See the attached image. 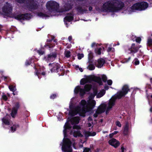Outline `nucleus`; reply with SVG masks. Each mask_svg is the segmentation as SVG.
<instances>
[{
  "label": "nucleus",
  "instance_id": "f257e3e1",
  "mask_svg": "<svg viewBox=\"0 0 152 152\" xmlns=\"http://www.w3.org/2000/svg\"><path fill=\"white\" fill-rule=\"evenodd\" d=\"M97 92L96 89L94 90V94H91L89 96L88 99L87 101V104L86 101L83 100L80 102V106L75 107L73 110L71 109V105H70V110L69 112V114L72 116H74L78 113L80 116H85L86 112L89 111L95 107L96 102L93 99L96 94Z\"/></svg>",
  "mask_w": 152,
  "mask_h": 152
},
{
  "label": "nucleus",
  "instance_id": "f03ea898",
  "mask_svg": "<svg viewBox=\"0 0 152 152\" xmlns=\"http://www.w3.org/2000/svg\"><path fill=\"white\" fill-rule=\"evenodd\" d=\"M129 91L130 89L127 85L124 86L121 91L118 92L116 95L112 96L110 99L107 107L106 104L104 103L101 104L98 107L95 113L94 114V116L96 118L98 116V115L104 112L106 107V113L107 114L113 106L114 105L115 100L117 99H119L124 96Z\"/></svg>",
  "mask_w": 152,
  "mask_h": 152
},
{
  "label": "nucleus",
  "instance_id": "7ed1b4c3",
  "mask_svg": "<svg viewBox=\"0 0 152 152\" xmlns=\"http://www.w3.org/2000/svg\"><path fill=\"white\" fill-rule=\"evenodd\" d=\"M123 2L116 0L109 1L102 6L103 11L107 12H115L122 9L124 7Z\"/></svg>",
  "mask_w": 152,
  "mask_h": 152
},
{
  "label": "nucleus",
  "instance_id": "20e7f679",
  "mask_svg": "<svg viewBox=\"0 0 152 152\" xmlns=\"http://www.w3.org/2000/svg\"><path fill=\"white\" fill-rule=\"evenodd\" d=\"M91 81H94L97 82L99 85H102V83L101 78L98 77L90 76H87L86 78L81 80L80 83L81 85H84L87 82H90Z\"/></svg>",
  "mask_w": 152,
  "mask_h": 152
},
{
  "label": "nucleus",
  "instance_id": "39448f33",
  "mask_svg": "<svg viewBox=\"0 0 152 152\" xmlns=\"http://www.w3.org/2000/svg\"><path fill=\"white\" fill-rule=\"evenodd\" d=\"M47 9L50 12L57 11L59 7V4L56 1H50L46 3Z\"/></svg>",
  "mask_w": 152,
  "mask_h": 152
},
{
  "label": "nucleus",
  "instance_id": "423d86ee",
  "mask_svg": "<svg viewBox=\"0 0 152 152\" xmlns=\"http://www.w3.org/2000/svg\"><path fill=\"white\" fill-rule=\"evenodd\" d=\"M91 88V86L90 85H86L84 87L85 90L82 88H80L79 86L76 87L74 90V91L75 93H80L81 96H83L85 93V91H89Z\"/></svg>",
  "mask_w": 152,
  "mask_h": 152
},
{
  "label": "nucleus",
  "instance_id": "0eeeda50",
  "mask_svg": "<svg viewBox=\"0 0 152 152\" xmlns=\"http://www.w3.org/2000/svg\"><path fill=\"white\" fill-rule=\"evenodd\" d=\"M71 142L68 139H65L62 146V150L65 152H72L71 147Z\"/></svg>",
  "mask_w": 152,
  "mask_h": 152
},
{
  "label": "nucleus",
  "instance_id": "6e6552de",
  "mask_svg": "<svg viewBox=\"0 0 152 152\" xmlns=\"http://www.w3.org/2000/svg\"><path fill=\"white\" fill-rule=\"evenodd\" d=\"M140 3H137L134 4L131 7L128 8L127 9V11L129 13H131L135 10H140Z\"/></svg>",
  "mask_w": 152,
  "mask_h": 152
},
{
  "label": "nucleus",
  "instance_id": "1a4fd4ad",
  "mask_svg": "<svg viewBox=\"0 0 152 152\" xmlns=\"http://www.w3.org/2000/svg\"><path fill=\"white\" fill-rule=\"evenodd\" d=\"M19 107L20 105L19 103H17L15 104V105L12 107L11 113V115L12 118H15V116L17 114L18 110L19 108Z\"/></svg>",
  "mask_w": 152,
  "mask_h": 152
},
{
  "label": "nucleus",
  "instance_id": "9d476101",
  "mask_svg": "<svg viewBox=\"0 0 152 152\" xmlns=\"http://www.w3.org/2000/svg\"><path fill=\"white\" fill-rule=\"evenodd\" d=\"M2 10L4 13L9 14L12 11L11 6L8 3H6V4L3 7Z\"/></svg>",
  "mask_w": 152,
  "mask_h": 152
},
{
  "label": "nucleus",
  "instance_id": "9b49d317",
  "mask_svg": "<svg viewBox=\"0 0 152 152\" xmlns=\"http://www.w3.org/2000/svg\"><path fill=\"white\" fill-rule=\"evenodd\" d=\"M140 47L137 46L135 44H132L131 48H129V50L130 51V53L134 54L138 51Z\"/></svg>",
  "mask_w": 152,
  "mask_h": 152
},
{
  "label": "nucleus",
  "instance_id": "f8f14e48",
  "mask_svg": "<svg viewBox=\"0 0 152 152\" xmlns=\"http://www.w3.org/2000/svg\"><path fill=\"white\" fill-rule=\"evenodd\" d=\"M29 15L28 14H20L18 15L15 18L20 20H24L28 19Z\"/></svg>",
  "mask_w": 152,
  "mask_h": 152
},
{
  "label": "nucleus",
  "instance_id": "ddd939ff",
  "mask_svg": "<svg viewBox=\"0 0 152 152\" xmlns=\"http://www.w3.org/2000/svg\"><path fill=\"white\" fill-rule=\"evenodd\" d=\"M110 144L113 146L114 147L116 148L119 145V143L115 139H112L110 140L109 141Z\"/></svg>",
  "mask_w": 152,
  "mask_h": 152
},
{
  "label": "nucleus",
  "instance_id": "4468645a",
  "mask_svg": "<svg viewBox=\"0 0 152 152\" xmlns=\"http://www.w3.org/2000/svg\"><path fill=\"white\" fill-rule=\"evenodd\" d=\"M83 134L86 138L88 137L89 136H94L96 135V133L95 132L84 131Z\"/></svg>",
  "mask_w": 152,
  "mask_h": 152
},
{
  "label": "nucleus",
  "instance_id": "2eb2a0df",
  "mask_svg": "<svg viewBox=\"0 0 152 152\" xmlns=\"http://www.w3.org/2000/svg\"><path fill=\"white\" fill-rule=\"evenodd\" d=\"M56 55L55 53H50L49 54L47 57H45L46 59L48 61H51L54 60L56 58Z\"/></svg>",
  "mask_w": 152,
  "mask_h": 152
},
{
  "label": "nucleus",
  "instance_id": "dca6fc26",
  "mask_svg": "<svg viewBox=\"0 0 152 152\" xmlns=\"http://www.w3.org/2000/svg\"><path fill=\"white\" fill-rule=\"evenodd\" d=\"M80 118L79 117H75L72 118L70 120L72 124H77L79 123Z\"/></svg>",
  "mask_w": 152,
  "mask_h": 152
},
{
  "label": "nucleus",
  "instance_id": "f3484780",
  "mask_svg": "<svg viewBox=\"0 0 152 152\" xmlns=\"http://www.w3.org/2000/svg\"><path fill=\"white\" fill-rule=\"evenodd\" d=\"M140 10H144L148 7V4L146 2H141L140 3Z\"/></svg>",
  "mask_w": 152,
  "mask_h": 152
},
{
  "label": "nucleus",
  "instance_id": "a211bd4d",
  "mask_svg": "<svg viewBox=\"0 0 152 152\" xmlns=\"http://www.w3.org/2000/svg\"><path fill=\"white\" fill-rule=\"evenodd\" d=\"M105 63L104 60L102 58H100L98 60L97 66L99 68L102 67Z\"/></svg>",
  "mask_w": 152,
  "mask_h": 152
},
{
  "label": "nucleus",
  "instance_id": "6ab92c4d",
  "mask_svg": "<svg viewBox=\"0 0 152 152\" xmlns=\"http://www.w3.org/2000/svg\"><path fill=\"white\" fill-rule=\"evenodd\" d=\"M73 19V15L72 14H68L64 18V21L65 22V20L67 21L68 22H70Z\"/></svg>",
  "mask_w": 152,
  "mask_h": 152
},
{
  "label": "nucleus",
  "instance_id": "aec40b11",
  "mask_svg": "<svg viewBox=\"0 0 152 152\" xmlns=\"http://www.w3.org/2000/svg\"><path fill=\"white\" fill-rule=\"evenodd\" d=\"M74 137H76L77 136L82 137L83 135L80 133V132L78 130L75 131L73 133Z\"/></svg>",
  "mask_w": 152,
  "mask_h": 152
},
{
  "label": "nucleus",
  "instance_id": "412c9836",
  "mask_svg": "<svg viewBox=\"0 0 152 152\" xmlns=\"http://www.w3.org/2000/svg\"><path fill=\"white\" fill-rule=\"evenodd\" d=\"M77 10L80 12H83L86 11V9L84 7L80 6L77 8Z\"/></svg>",
  "mask_w": 152,
  "mask_h": 152
},
{
  "label": "nucleus",
  "instance_id": "4be33fe9",
  "mask_svg": "<svg viewBox=\"0 0 152 152\" xmlns=\"http://www.w3.org/2000/svg\"><path fill=\"white\" fill-rule=\"evenodd\" d=\"M105 93V91L103 89L96 96L97 98H100L103 96Z\"/></svg>",
  "mask_w": 152,
  "mask_h": 152
},
{
  "label": "nucleus",
  "instance_id": "5701e85b",
  "mask_svg": "<svg viewBox=\"0 0 152 152\" xmlns=\"http://www.w3.org/2000/svg\"><path fill=\"white\" fill-rule=\"evenodd\" d=\"M129 126L128 124H126L124 127V133L125 135H127L128 132Z\"/></svg>",
  "mask_w": 152,
  "mask_h": 152
},
{
  "label": "nucleus",
  "instance_id": "b1692460",
  "mask_svg": "<svg viewBox=\"0 0 152 152\" xmlns=\"http://www.w3.org/2000/svg\"><path fill=\"white\" fill-rule=\"evenodd\" d=\"M9 88L11 91L12 92H14L16 90L15 86L12 85L10 86H9Z\"/></svg>",
  "mask_w": 152,
  "mask_h": 152
},
{
  "label": "nucleus",
  "instance_id": "393cba45",
  "mask_svg": "<svg viewBox=\"0 0 152 152\" xmlns=\"http://www.w3.org/2000/svg\"><path fill=\"white\" fill-rule=\"evenodd\" d=\"M18 127V125H13V126L11 127V131L12 132H14L16 130V129Z\"/></svg>",
  "mask_w": 152,
  "mask_h": 152
},
{
  "label": "nucleus",
  "instance_id": "a878e982",
  "mask_svg": "<svg viewBox=\"0 0 152 152\" xmlns=\"http://www.w3.org/2000/svg\"><path fill=\"white\" fill-rule=\"evenodd\" d=\"M3 122L5 124L7 125H10L9 121L7 119L4 118L2 119Z\"/></svg>",
  "mask_w": 152,
  "mask_h": 152
},
{
  "label": "nucleus",
  "instance_id": "bb28decb",
  "mask_svg": "<svg viewBox=\"0 0 152 152\" xmlns=\"http://www.w3.org/2000/svg\"><path fill=\"white\" fill-rule=\"evenodd\" d=\"M148 45L149 46H152V39L150 37H149L147 41Z\"/></svg>",
  "mask_w": 152,
  "mask_h": 152
},
{
  "label": "nucleus",
  "instance_id": "cd10ccee",
  "mask_svg": "<svg viewBox=\"0 0 152 152\" xmlns=\"http://www.w3.org/2000/svg\"><path fill=\"white\" fill-rule=\"evenodd\" d=\"M64 54L65 56L67 58H69L70 56V52L69 51H66L65 52Z\"/></svg>",
  "mask_w": 152,
  "mask_h": 152
},
{
  "label": "nucleus",
  "instance_id": "c85d7f7f",
  "mask_svg": "<svg viewBox=\"0 0 152 152\" xmlns=\"http://www.w3.org/2000/svg\"><path fill=\"white\" fill-rule=\"evenodd\" d=\"M88 68L90 70H94L95 68L94 66L92 64H90L88 65Z\"/></svg>",
  "mask_w": 152,
  "mask_h": 152
},
{
  "label": "nucleus",
  "instance_id": "c756f323",
  "mask_svg": "<svg viewBox=\"0 0 152 152\" xmlns=\"http://www.w3.org/2000/svg\"><path fill=\"white\" fill-rule=\"evenodd\" d=\"M102 50V48H99L96 50V54L98 55H100L101 54V50Z\"/></svg>",
  "mask_w": 152,
  "mask_h": 152
},
{
  "label": "nucleus",
  "instance_id": "7c9ffc66",
  "mask_svg": "<svg viewBox=\"0 0 152 152\" xmlns=\"http://www.w3.org/2000/svg\"><path fill=\"white\" fill-rule=\"evenodd\" d=\"M66 7V8H65V9H64L63 11H61L60 12H63V11H66L69 10H70V9H71L72 8V6L71 5H69V6H68V5L67 6V8H66V7Z\"/></svg>",
  "mask_w": 152,
  "mask_h": 152
},
{
  "label": "nucleus",
  "instance_id": "2f4dec72",
  "mask_svg": "<svg viewBox=\"0 0 152 152\" xmlns=\"http://www.w3.org/2000/svg\"><path fill=\"white\" fill-rule=\"evenodd\" d=\"M38 7V6L36 3H34L31 6V8L32 9H36Z\"/></svg>",
  "mask_w": 152,
  "mask_h": 152
},
{
  "label": "nucleus",
  "instance_id": "473e14b6",
  "mask_svg": "<svg viewBox=\"0 0 152 152\" xmlns=\"http://www.w3.org/2000/svg\"><path fill=\"white\" fill-rule=\"evenodd\" d=\"M141 40V39L140 37H136L135 41L136 42L140 43Z\"/></svg>",
  "mask_w": 152,
  "mask_h": 152
},
{
  "label": "nucleus",
  "instance_id": "72a5a7b5",
  "mask_svg": "<svg viewBox=\"0 0 152 152\" xmlns=\"http://www.w3.org/2000/svg\"><path fill=\"white\" fill-rule=\"evenodd\" d=\"M83 56L84 55L83 54H78L77 55L78 58L79 59H81Z\"/></svg>",
  "mask_w": 152,
  "mask_h": 152
},
{
  "label": "nucleus",
  "instance_id": "f704fd0d",
  "mask_svg": "<svg viewBox=\"0 0 152 152\" xmlns=\"http://www.w3.org/2000/svg\"><path fill=\"white\" fill-rule=\"evenodd\" d=\"M102 79L103 81L104 82H105L106 81L107 77L106 76L104 75H103L102 76Z\"/></svg>",
  "mask_w": 152,
  "mask_h": 152
},
{
  "label": "nucleus",
  "instance_id": "c9c22d12",
  "mask_svg": "<svg viewBox=\"0 0 152 152\" xmlns=\"http://www.w3.org/2000/svg\"><path fill=\"white\" fill-rule=\"evenodd\" d=\"M2 97V99L5 101L7 100V96L4 94H3Z\"/></svg>",
  "mask_w": 152,
  "mask_h": 152
},
{
  "label": "nucleus",
  "instance_id": "e433bc0d",
  "mask_svg": "<svg viewBox=\"0 0 152 152\" xmlns=\"http://www.w3.org/2000/svg\"><path fill=\"white\" fill-rule=\"evenodd\" d=\"M93 58L92 53L90 52L88 54V58L89 59H91Z\"/></svg>",
  "mask_w": 152,
  "mask_h": 152
},
{
  "label": "nucleus",
  "instance_id": "4c0bfd02",
  "mask_svg": "<svg viewBox=\"0 0 152 152\" xmlns=\"http://www.w3.org/2000/svg\"><path fill=\"white\" fill-rule=\"evenodd\" d=\"M38 16L42 17H43L45 16V14L41 12L38 13Z\"/></svg>",
  "mask_w": 152,
  "mask_h": 152
},
{
  "label": "nucleus",
  "instance_id": "58836bf2",
  "mask_svg": "<svg viewBox=\"0 0 152 152\" xmlns=\"http://www.w3.org/2000/svg\"><path fill=\"white\" fill-rule=\"evenodd\" d=\"M83 152H91L90 149L89 148H86L84 149Z\"/></svg>",
  "mask_w": 152,
  "mask_h": 152
},
{
  "label": "nucleus",
  "instance_id": "ea45409f",
  "mask_svg": "<svg viewBox=\"0 0 152 152\" xmlns=\"http://www.w3.org/2000/svg\"><path fill=\"white\" fill-rule=\"evenodd\" d=\"M134 64L135 65H137L139 64V61L137 59H134Z\"/></svg>",
  "mask_w": 152,
  "mask_h": 152
},
{
  "label": "nucleus",
  "instance_id": "a19ab883",
  "mask_svg": "<svg viewBox=\"0 0 152 152\" xmlns=\"http://www.w3.org/2000/svg\"><path fill=\"white\" fill-rule=\"evenodd\" d=\"M65 129H69L71 128V126L68 124H66L65 125Z\"/></svg>",
  "mask_w": 152,
  "mask_h": 152
},
{
  "label": "nucleus",
  "instance_id": "79ce46f5",
  "mask_svg": "<svg viewBox=\"0 0 152 152\" xmlns=\"http://www.w3.org/2000/svg\"><path fill=\"white\" fill-rule=\"evenodd\" d=\"M107 84L109 85H111L112 83V81L110 80H109L107 81Z\"/></svg>",
  "mask_w": 152,
  "mask_h": 152
},
{
  "label": "nucleus",
  "instance_id": "37998d69",
  "mask_svg": "<svg viewBox=\"0 0 152 152\" xmlns=\"http://www.w3.org/2000/svg\"><path fill=\"white\" fill-rule=\"evenodd\" d=\"M73 129H80V127L78 126H74L73 127Z\"/></svg>",
  "mask_w": 152,
  "mask_h": 152
},
{
  "label": "nucleus",
  "instance_id": "c03bdc74",
  "mask_svg": "<svg viewBox=\"0 0 152 152\" xmlns=\"http://www.w3.org/2000/svg\"><path fill=\"white\" fill-rule=\"evenodd\" d=\"M116 124L117 126L119 127H121V124L119 121H117L116 122Z\"/></svg>",
  "mask_w": 152,
  "mask_h": 152
},
{
  "label": "nucleus",
  "instance_id": "a18cd8bd",
  "mask_svg": "<svg viewBox=\"0 0 152 152\" xmlns=\"http://www.w3.org/2000/svg\"><path fill=\"white\" fill-rule=\"evenodd\" d=\"M56 95L55 94H53L50 96V98L54 99L56 97Z\"/></svg>",
  "mask_w": 152,
  "mask_h": 152
},
{
  "label": "nucleus",
  "instance_id": "49530a36",
  "mask_svg": "<svg viewBox=\"0 0 152 152\" xmlns=\"http://www.w3.org/2000/svg\"><path fill=\"white\" fill-rule=\"evenodd\" d=\"M37 52L40 55H42L44 53V52L40 50H38Z\"/></svg>",
  "mask_w": 152,
  "mask_h": 152
},
{
  "label": "nucleus",
  "instance_id": "de8ad7c7",
  "mask_svg": "<svg viewBox=\"0 0 152 152\" xmlns=\"http://www.w3.org/2000/svg\"><path fill=\"white\" fill-rule=\"evenodd\" d=\"M56 67H54L53 68L54 69H53L54 70H55V69L57 70V69H58V68H59V66H58V64H56Z\"/></svg>",
  "mask_w": 152,
  "mask_h": 152
},
{
  "label": "nucleus",
  "instance_id": "09e8293b",
  "mask_svg": "<svg viewBox=\"0 0 152 152\" xmlns=\"http://www.w3.org/2000/svg\"><path fill=\"white\" fill-rule=\"evenodd\" d=\"M16 1H17V2H18L20 3H23L24 0H15Z\"/></svg>",
  "mask_w": 152,
  "mask_h": 152
},
{
  "label": "nucleus",
  "instance_id": "8fccbe9b",
  "mask_svg": "<svg viewBox=\"0 0 152 152\" xmlns=\"http://www.w3.org/2000/svg\"><path fill=\"white\" fill-rule=\"evenodd\" d=\"M112 49H113L112 48L110 47H109L108 48L107 51L108 52L112 50Z\"/></svg>",
  "mask_w": 152,
  "mask_h": 152
},
{
  "label": "nucleus",
  "instance_id": "3c124183",
  "mask_svg": "<svg viewBox=\"0 0 152 152\" xmlns=\"http://www.w3.org/2000/svg\"><path fill=\"white\" fill-rule=\"evenodd\" d=\"M88 120L89 121H92V119L91 117H89L88 118Z\"/></svg>",
  "mask_w": 152,
  "mask_h": 152
},
{
  "label": "nucleus",
  "instance_id": "603ef678",
  "mask_svg": "<svg viewBox=\"0 0 152 152\" xmlns=\"http://www.w3.org/2000/svg\"><path fill=\"white\" fill-rule=\"evenodd\" d=\"M68 39L69 40V41H70L72 39V37L71 36H69L68 37Z\"/></svg>",
  "mask_w": 152,
  "mask_h": 152
},
{
  "label": "nucleus",
  "instance_id": "864d4df0",
  "mask_svg": "<svg viewBox=\"0 0 152 152\" xmlns=\"http://www.w3.org/2000/svg\"><path fill=\"white\" fill-rule=\"evenodd\" d=\"M124 148L123 147H122L121 148V152H124Z\"/></svg>",
  "mask_w": 152,
  "mask_h": 152
},
{
  "label": "nucleus",
  "instance_id": "5fc2aeb1",
  "mask_svg": "<svg viewBox=\"0 0 152 152\" xmlns=\"http://www.w3.org/2000/svg\"><path fill=\"white\" fill-rule=\"evenodd\" d=\"M114 135V134H113V133H112V134H110V137L111 138L112 137H113V136Z\"/></svg>",
  "mask_w": 152,
  "mask_h": 152
},
{
  "label": "nucleus",
  "instance_id": "6e6d98bb",
  "mask_svg": "<svg viewBox=\"0 0 152 152\" xmlns=\"http://www.w3.org/2000/svg\"><path fill=\"white\" fill-rule=\"evenodd\" d=\"M79 69V70L81 72H83V70L81 68H80V67H79V68L78 69Z\"/></svg>",
  "mask_w": 152,
  "mask_h": 152
},
{
  "label": "nucleus",
  "instance_id": "4d7b16f0",
  "mask_svg": "<svg viewBox=\"0 0 152 152\" xmlns=\"http://www.w3.org/2000/svg\"><path fill=\"white\" fill-rule=\"evenodd\" d=\"M88 127H91L92 126V124L90 123H89L88 124Z\"/></svg>",
  "mask_w": 152,
  "mask_h": 152
},
{
  "label": "nucleus",
  "instance_id": "13d9d810",
  "mask_svg": "<svg viewBox=\"0 0 152 152\" xmlns=\"http://www.w3.org/2000/svg\"><path fill=\"white\" fill-rule=\"evenodd\" d=\"M53 41L54 42H55V41L54 40H53V39L49 40H48V42H50L51 41Z\"/></svg>",
  "mask_w": 152,
  "mask_h": 152
},
{
  "label": "nucleus",
  "instance_id": "bf43d9fd",
  "mask_svg": "<svg viewBox=\"0 0 152 152\" xmlns=\"http://www.w3.org/2000/svg\"><path fill=\"white\" fill-rule=\"evenodd\" d=\"M79 68V67L77 65L75 66V69H76L78 70Z\"/></svg>",
  "mask_w": 152,
  "mask_h": 152
},
{
  "label": "nucleus",
  "instance_id": "052dcab7",
  "mask_svg": "<svg viewBox=\"0 0 152 152\" xmlns=\"http://www.w3.org/2000/svg\"><path fill=\"white\" fill-rule=\"evenodd\" d=\"M92 7H90L89 8V11H91L92 10Z\"/></svg>",
  "mask_w": 152,
  "mask_h": 152
},
{
  "label": "nucleus",
  "instance_id": "680f3d73",
  "mask_svg": "<svg viewBox=\"0 0 152 152\" xmlns=\"http://www.w3.org/2000/svg\"><path fill=\"white\" fill-rule=\"evenodd\" d=\"M95 45V43H93L91 45V46L92 47H93Z\"/></svg>",
  "mask_w": 152,
  "mask_h": 152
},
{
  "label": "nucleus",
  "instance_id": "e2e57ef3",
  "mask_svg": "<svg viewBox=\"0 0 152 152\" xmlns=\"http://www.w3.org/2000/svg\"><path fill=\"white\" fill-rule=\"evenodd\" d=\"M42 75H45V72H43L42 73H41Z\"/></svg>",
  "mask_w": 152,
  "mask_h": 152
},
{
  "label": "nucleus",
  "instance_id": "0e129e2a",
  "mask_svg": "<svg viewBox=\"0 0 152 152\" xmlns=\"http://www.w3.org/2000/svg\"><path fill=\"white\" fill-rule=\"evenodd\" d=\"M118 132L117 131H115L114 133H113V134H116L118 133Z\"/></svg>",
  "mask_w": 152,
  "mask_h": 152
},
{
  "label": "nucleus",
  "instance_id": "69168bd1",
  "mask_svg": "<svg viewBox=\"0 0 152 152\" xmlns=\"http://www.w3.org/2000/svg\"><path fill=\"white\" fill-rule=\"evenodd\" d=\"M35 74H36V75H38V72H37V71L36 72H35Z\"/></svg>",
  "mask_w": 152,
  "mask_h": 152
},
{
  "label": "nucleus",
  "instance_id": "338daca9",
  "mask_svg": "<svg viewBox=\"0 0 152 152\" xmlns=\"http://www.w3.org/2000/svg\"><path fill=\"white\" fill-rule=\"evenodd\" d=\"M108 87H106V86H105V87H104V88L105 89H108Z\"/></svg>",
  "mask_w": 152,
  "mask_h": 152
},
{
  "label": "nucleus",
  "instance_id": "774afa93",
  "mask_svg": "<svg viewBox=\"0 0 152 152\" xmlns=\"http://www.w3.org/2000/svg\"><path fill=\"white\" fill-rule=\"evenodd\" d=\"M150 111L152 112V107H151L150 109Z\"/></svg>",
  "mask_w": 152,
  "mask_h": 152
}]
</instances>
